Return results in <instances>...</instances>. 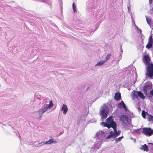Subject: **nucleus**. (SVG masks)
<instances>
[{
	"instance_id": "obj_3",
	"label": "nucleus",
	"mask_w": 153,
	"mask_h": 153,
	"mask_svg": "<svg viewBox=\"0 0 153 153\" xmlns=\"http://www.w3.org/2000/svg\"><path fill=\"white\" fill-rule=\"evenodd\" d=\"M108 111V108L106 105H103L101 106L100 110L101 121H103L104 119L107 118Z\"/></svg>"
},
{
	"instance_id": "obj_26",
	"label": "nucleus",
	"mask_w": 153,
	"mask_h": 153,
	"mask_svg": "<svg viewBox=\"0 0 153 153\" xmlns=\"http://www.w3.org/2000/svg\"><path fill=\"white\" fill-rule=\"evenodd\" d=\"M149 94L151 96H152L153 97V89L150 91Z\"/></svg>"
},
{
	"instance_id": "obj_20",
	"label": "nucleus",
	"mask_w": 153,
	"mask_h": 153,
	"mask_svg": "<svg viewBox=\"0 0 153 153\" xmlns=\"http://www.w3.org/2000/svg\"><path fill=\"white\" fill-rule=\"evenodd\" d=\"M123 138V136H122L121 137H120L118 138H116L115 139V141L116 142V143H117L118 142H120L121 141V140Z\"/></svg>"
},
{
	"instance_id": "obj_5",
	"label": "nucleus",
	"mask_w": 153,
	"mask_h": 153,
	"mask_svg": "<svg viewBox=\"0 0 153 153\" xmlns=\"http://www.w3.org/2000/svg\"><path fill=\"white\" fill-rule=\"evenodd\" d=\"M142 132L145 135L150 136L153 134V129L150 128H144L143 129Z\"/></svg>"
},
{
	"instance_id": "obj_13",
	"label": "nucleus",
	"mask_w": 153,
	"mask_h": 153,
	"mask_svg": "<svg viewBox=\"0 0 153 153\" xmlns=\"http://www.w3.org/2000/svg\"><path fill=\"white\" fill-rule=\"evenodd\" d=\"M61 111H63V114H66L68 111V108L66 105L63 104L62 105L61 108Z\"/></svg>"
},
{
	"instance_id": "obj_9",
	"label": "nucleus",
	"mask_w": 153,
	"mask_h": 153,
	"mask_svg": "<svg viewBox=\"0 0 153 153\" xmlns=\"http://www.w3.org/2000/svg\"><path fill=\"white\" fill-rule=\"evenodd\" d=\"M56 143V140H54L53 139H50L48 141H46L45 142H42L40 143H39L38 144L39 145H40L39 146H35L37 147L39 146H42L43 144H50L52 143Z\"/></svg>"
},
{
	"instance_id": "obj_30",
	"label": "nucleus",
	"mask_w": 153,
	"mask_h": 153,
	"mask_svg": "<svg viewBox=\"0 0 153 153\" xmlns=\"http://www.w3.org/2000/svg\"><path fill=\"white\" fill-rule=\"evenodd\" d=\"M152 0H149V4H150L152 2Z\"/></svg>"
},
{
	"instance_id": "obj_24",
	"label": "nucleus",
	"mask_w": 153,
	"mask_h": 153,
	"mask_svg": "<svg viewBox=\"0 0 153 153\" xmlns=\"http://www.w3.org/2000/svg\"><path fill=\"white\" fill-rule=\"evenodd\" d=\"M149 147H150V148L152 149H153V144L152 143H149Z\"/></svg>"
},
{
	"instance_id": "obj_14",
	"label": "nucleus",
	"mask_w": 153,
	"mask_h": 153,
	"mask_svg": "<svg viewBox=\"0 0 153 153\" xmlns=\"http://www.w3.org/2000/svg\"><path fill=\"white\" fill-rule=\"evenodd\" d=\"M141 149L143 150L144 151L148 152L149 151L148 147L146 144L142 145L141 147L140 148Z\"/></svg>"
},
{
	"instance_id": "obj_12",
	"label": "nucleus",
	"mask_w": 153,
	"mask_h": 153,
	"mask_svg": "<svg viewBox=\"0 0 153 153\" xmlns=\"http://www.w3.org/2000/svg\"><path fill=\"white\" fill-rule=\"evenodd\" d=\"M102 143V140H97V141L96 142L95 144L93 146V148L94 149H99L100 146L101 144Z\"/></svg>"
},
{
	"instance_id": "obj_21",
	"label": "nucleus",
	"mask_w": 153,
	"mask_h": 153,
	"mask_svg": "<svg viewBox=\"0 0 153 153\" xmlns=\"http://www.w3.org/2000/svg\"><path fill=\"white\" fill-rule=\"evenodd\" d=\"M111 55L110 54H109L105 57V59L104 60H103L104 61L106 62L110 58Z\"/></svg>"
},
{
	"instance_id": "obj_11",
	"label": "nucleus",
	"mask_w": 153,
	"mask_h": 153,
	"mask_svg": "<svg viewBox=\"0 0 153 153\" xmlns=\"http://www.w3.org/2000/svg\"><path fill=\"white\" fill-rule=\"evenodd\" d=\"M152 88V85L151 83H145L144 86L143 87V90L145 92H146L148 90L151 89Z\"/></svg>"
},
{
	"instance_id": "obj_1",
	"label": "nucleus",
	"mask_w": 153,
	"mask_h": 153,
	"mask_svg": "<svg viewBox=\"0 0 153 153\" xmlns=\"http://www.w3.org/2000/svg\"><path fill=\"white\" fill-rule=\"evenodd\" d=\"M106 123L102 122L100 123V125L103 126L107 127L108 129L111 127L113 128L114 132L111 131L109 135L108 136L107 139H110L113 138V140H114L115 138L118 136L121 133L120 130L117 131V124L114 121V119L111 117H110L106 120Z\"/></svg>"
},
{
	"instance_id": "obj_23",
	"label": "nucleus",
	"mask_w": 153,
	"mask_h": 153,
	"mask_svg": "<svg viewBox=\"0 0 153 153\" xmlns=\"http://www.w3.org/2000/svg\"><path fill=\"white\" fill-rule=\"evenodd\" d=\"M147 113V112H146L144 111H142V115L143 118H145L146 115Z\"/></svg>"
},
{
	"instance_id": "obj_33",
	"label": "nucleus",
	"mask_w": 153,
	"mask_h": 153,
	"mask_svg": "<svg viewBox=\"0 0 153 153\" xmlns=\"http://www.w3.org/2000/svg\"><path fill=\"white\" fill-rule=\"evenodd\" d=\"M128 11H129V7H128Z\"/></svg>"
},
{
	"instance_id": "obj_10",
	"label": "nucleus",
	"mask_w": 153,
	"mask_h": 153,
	"mask_svg": "<svg viewBox=\"0 0 153 153\" xmlns=\"http://www.w3.org/2000/svg\"><path fill=\"white\" fill-rule=\"evenodd\" d=\"M118 107L120 109H124L125 111L127 112L128 111L125 104L123 101H122L120 102L118 104Z\"/></svg>"
},
{
	"instance_id": "obj_8",
	"label": "nucleus",
	"mask_w": 153,
	"mask_h": 153,
	"mask_svg": "<svg viewBox=\"0 0 153 153\" xmlns=\"http://www.w3.org/2000/svg\"><path fill=\"white\" fill-rule=\"evenodd\" d=\"M105 137V133L102 131H100L97 132L96 134V137L97 140H98L102 141Z\"/></svg>"
},
{
	"instance_id": "obj_16",
	"label": "nucleus",
	"mask_w": 153,
	"mask_h": 153,
	"mask_svg": "<svg viewBox=\"0 0 153 153\" xmlns=\"http://www.w3.org/2000/svg\"><path fill=\"white\" fill-rule=\"evenodd\" d=\"M147 120L149 121H153V116L149 114H147Z\"/></svg>"
},
{
	"instance_id": "obj_18",
	"label": "nucleus",
	"mask_w": 153,
	"mask_h": 153,
	"mask_svg": "<svg viewBox=\"0 0 153 153\" xmlns=\"http://www.w3.org/2000/svg\"><path fill=\"white\" fill-rule=\"evenodd\" d=\"M153 43V42L149 41L148 43H147L146 46V48L149 49V48H151L152 47Z\"/></svg>"
},
{
	"instance_id": "obj_31",
	"label": "nucleus",
	"mask_w": 153,
	"mask_h": 153,
	"mask_svg": "<svg viewBox=\"0 0 153 153\" xmlns=\"http://www.w3.org/2000/svg\"><path fill=\"white\" fill-rule=\"evenodd\" d=\"M131 17L132 19V20H133V21H134V19H133V18L132 16V14H131Z\"/></svg>"
},
{
	"instance_id": "obj_15",
	"label": "nucleus",
	"mask_w": 153,
	"mask_h": 153,
	"mask_svg": "<svg viewBox=\"0 0 153 153\" xmlns=\"http://www.w3.org/2000/svg\"><path fill=\"white\" fill-rule=\"evenodd\" d=\"M115 99L117 100H118L121 99V94L120 93L117 92L115 94Z\"/></svg>"
},
{
	"instance_id": "obj_7",
	"label": "nucleus",
	"mask_w": 153,
	"mask_h": 153,
	"mask_svg": "<svg viewBox=\"0 0 153 153\" xmlns=\"http://www.w3.org/2000/svg\"><path fill=\"white\" fill-rule=\"evenodd\" d=\"M132 96L134 98H137L138 97L143 99L145 98V97L143 95V93L140 91H133Z\"/></svg>"
},
{
	"instance_id": "obj_28",
	"label": "nucleus",
	"mask_w": 153,
	"mask_h": 153,
	"mask_svg": "<svg viewBox=\"0 0 153 153\" xmlns=\"http://www.w3.org/2000/svg\"><path fill=\"white\" fill-rule=\"evenodd\" d=\"M130 139L132 140H134V143L135 142H136V139H134L132 137H130Z\"/></svg>"
},
{
	"instance_id": "obj_17",
	"label": "nucleus",
	"mask_w": 153,
	"mask_h": 153,
	"mask_svg": "<svg viewBox=\"0 0 153 153\" xmlns=\"http://www.w3.org/2000/svg\"><path fill=\"white\" fill-rule=\"evenodd\" d=\"M105 62L104 61V60H101L99 61L95 65V66H101L103 64H104Z\"/></svg>"
},
{
	"instance_id": "obj_25",
	"label": "nucleus",
	"mask_w": 153,
	"mask_h": 153,
	"mask_svg": "<svg viewBox=\"0 0 153 153\" xmlns=\"http://www.w3.org/2000/svg\"><path fill=\"white\" fill-rule=\"evenodd\" d=\"M149 42H153V39L152 38V36H150L149 38Z\"/></svg>"
},
{
	"instance_id": "obj_32",
	"label": "nucleus",
	"mask_w": 153,
	"mask_h": 153,
	"mask_svg": "<svg viewBox=\"0 0 153 153\" xmlns=\"http://www.w3.org/2000/svg\"><path fill=\"white\" fill-rule=\"evenodd\" d=\"M37 100L38 101V104H39V103L40 102H39V100L38 99V100Z\"/></svg>"
},
{
	"instance_id": "obj_2",
	"label": "nucleus",
	"mask_w": 153,
	"mask_h": 153,
	"mask_svg": "<svg viewBox=\"0 0 153 153\" xmlns=\"http://www.w3.org/2000/svg\"><path fill=\"white\" fill-rule=\"evenodd\" d=\"M144 60L148 66L146 75L149 77L152 78L153 76V65L150 63V59L149 56L147 55L144 56Z\"/></svg>"
},
{
	"instance_id": "obj_4",
	"label": "nucleus",
	"mask_w": 153,
	"mask_h": 153,
	"mask_svg": "<svg viewBox=\"0 0 153 153\" xmlns=\"http://www.w3.org/2000/svg\"><path fill=\"white\" fill-rule=\"evenodd\" d=\"M53 104L51 100L50 101L49 104L44 105L42 108L39 109L38 111V113L39 114V117H41L43 113L48 109H50L53 106Z\"/></svg>"
},
{
	"instance_id": "obj_6",
	"label": "nucleus",
	"mask_w": 153,
	"mask_h": 153,
	"mask_svg": "<svg viewBox=\"0 0 153 153\" xmlns=\"http://www.w3.org/2000/svg\"><path fill=\"white\" fill-rule=\"evenodd\" d=\"M120 120L122 122V125L124 127H126L127 125V123H128V117L123 114L120 117Z\"/></svg>"
},
{
	"instance_id": "obj_35",
	"label": "nucleus",
	"mask_w": 153,
	"mask_h": 153,
	"mask_svg": "<svg viewBox=\"0 0 153 153\" xmlns=\"http://www.w3.org/2000/svg\"><path fill=\"white\" fill-rule=\"evenodd\" d=\"M96 120H94V122H96Z\"/></svg>"
},
{
	"instance_id": "obj_19",
	"label": "nucleus",
	"mask_w": 153,
	"mask_h": 153,
	"mask_svg": "<svg viewBox=\"0 0 153 153\" xmlns=\"http://www.w3.org/2000/svg\"><path fill=\"white\" fill-rule=\"evenodd\" d=\"M146 18L147 24L151 27V22L152 21V19H150L148 17L146 16Z\"/></svg>"
},
{
	"instance_id": "obj_22",
	"label": "nucleus",
	"mask_w": 153,
	"mask_h": 153,
	"mask_svg": "<svg viewBox=\"0 0 153 153\" xmlns=\"http://www.w3.org/2000/svg\"><path fill=\"white\" fill-rule=\"evenodd\" d=\"M72 7L73 10V11L74 12H77V9L76 8V6L74 3H73Z\"/></svg>"
},
{
	"instance_id": "obj_36",
	"label": "nucleus",
	"mask_w": 153,
	"mask_h": 153,
	"mask_svg": "<svg viewBox=\"0 0 153 153\" xmlns=\"http://www.w3.org/2000/svg\"><path fill=\"white\" fill-rule=\"evenodd\" d=\"M39 1H40V2H41V1H40V0H39Z\"/></svg>"
},
{
	"instance_id": "obj_29",
	"label": "nucleus",
	"mask_w": 153,
	"mask_h": 153,
	"mask_svg": "<svg viewBox=\"0 0 153 153\" xmlns=\"http://www.w3.org/2000/svg\"><path fill=\"white\" fill-rule=\"evenodd\" d=\"M134 131L137 132H139V129H137L134 130Z\"/></svg>"
},
{
	"instance_id": "obj_34",
	"label": "nucleus",
	"mask_w": 153,
	"mask_h": 153,
	"mask_svg": "<svg viewBox=\"0 0 153 153\" xmlns=\"http://www.w3.org/2000/svg\"><path fill=\"white\" fill-rule=\"evenodd\" d=\"M89 1L87 2V4L88 3H89Z\"/></svg>"
},
{
	"instance_id": "obj_27",
	"label": "nucleus",
	"mask_w": 153,
	"mask_h": 153,
	"mask_svg": "<svg viewBox=\"0 0 153 153\" xmlns=\"http://www.w3.org/2000/svg\"><path fill=\"white\" fill-rule=\"evenodd\" d=\"M135 25L136 27L137 28V29L138 30V31L140 33H141V32H142V30L140 29L139 28H138V27H137V26L136 25Z\"/></svg>"
}]
</instances>
